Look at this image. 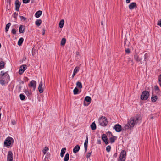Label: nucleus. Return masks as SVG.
Masks as SVG:
<instances>
[{
    "mask_svg": "<svg viewBox=\"0 0 161 161\" xmlns=\"http://www.w3.org/2000/svg\"><path fill=\"white\" fill-rule=\"evenodd\" d=\"M117 139V137L115 136H112V137H110L109 138V140L111 142V143H114L115 140Z\"/></svg>",
    "mask_w": 161,
    "mask_h": 161,
    "instance_id": "b1692460",
    "label": "nucleus"
},
{
    "mask_svg": "<svg viewBox=\"0 0 161 161\" xmlns=\"http://www.w3.org/2000/svg\"><path fill=\"white\" fill-rule=\"evenodd\" d=\"M91 98L89 96H86L85 97L84 102V105L85 106H88L91 102Z\"/></svg>",
    "mask_w": 161,
    "mask_h": 161,
    "instance_id": "0eeeda50",
    "label": "nucleus"
},
{
    "mask_svg": "<svg viewBox=\"0 0 161 161\" xmlns=\"http://www.w3.org/2000/svg\"><path fill=\"white\" fill-rule=\"evenodd\" d=\"M13 139L12 137L8 136L5 140L4 144L5 146H6L8 148H9L11 145L13 143Z\"/></svg>",
    "mask_w": 161,
    "mask_h": 161,
    "instance_id": "7ed1b4c3",
    "label": "nucleus"
},
{
    "mask_svg": "<svg viewBox=\"0 0 161 161\" xmlns=\"http://www.w3.org/2000/svg\"><path fill=\"white\" fill-rule=\"evenodd\" d=\"M42 21L41 19H37L35 22V24L37 26L39 27L42 23Z\"/></svg>",
    "mask_w": 161,
    "mask_h": 161,
    "instance_id": "a878e982",
    "label": "nucleus"
},
{
    "mask_svg": "<svg viewBox=\"0 0 161 161\" xmlns=\"http://www.w3.org/2000/svg\"><path fill=\"white\" fill-rule=\"evenodd\" d=\"M91 129L93 130H95L96 129V125L94 122L92 123L90 126Z\"/></svg>",
    "mask_w": 161,
    "mask_h": 161,
    "instance_id": "5701e85b",
    "label": "nucleus"
},
{
    "mask_svg": "<svg viewBox=\"0 0 161 161\" xmlns=\"http://www.w3.org/2000/svg\"><path fill=\"white\" fill-rule=\"evenodd\" d=\"M13 154L11 151H9L7 156V161H13Z\"/></svg>",
    "mask_w": 161,
    "mask_h": 161,
    "instance_id": "1a4fd4ad",
    "label": "nucleus"
},
{
    "mask_svg": "<svg viewBox=\"0 0 161 161\" xmlns=\"http://www.w3.org/2000/svg\"><path fill=\"white\" fill-rule=\"evenodd\" d=\"M80 149V146L78 145H77L73 149V152L74 153H76L78 152Z\"/></svg>",
    "mask_w": 161,
    "mask_h": 161,
    "instance_id": "f3484780",
    "label": "nucleus"
},
{
    "mask_svg": "<svg viewBox=\"0 0 161 161\" xmlns=\"http://www.w3.org/2000/svg\"><path fill=\"white\" fill-rule=\"evenodd\" d=\"M19 30L20 33H24L25 31V26H23V25H20L19 28Z\"/></svg>",
    "mask_w": 161,
    "mask_h": 161,
    "instance_id": "2eb2a0df",
    "label": "nucleus"
},
{
    "mask_svg": "<svg viewBox=\"0 0 161 161\" xmlns=\"http://www.w3.org/2000/svg\"><path fill=\"white\" fill-rule=\"evenodd\" d=\"M42 30H43L42 32V35H44L45 34V29H43Z\"/></svg>",
    "mask_w": 161,
    "mask_h": 161,
    "instance_id": "13d9d810",
    "label": "nucleus"
},
{
    "mask_svg": "<svg viewBox=\"0 0 161 161\" xmlns=\"http://www.w3.org/2000/svg\"><path fill=\"white\" fill-rule=\"evenodd\" d=\"M42 14V11L41 10H39L37 11L35 14L36 17L38 18Z\"/></svg>",
    "mask_w": 161,
    "mask_h": 161,
    "instance_id": "412c9836",
    "label": "nucleus"
},
{
    "mask_svg": "<svg viewBox=\"0 0 161 161\" xmlns=\"http://www.w3.org/2000/svg\"><path fill=\"white\" fill-rule=\"evenodd\" d=\"M24 81H21L19 82V84L18 86H17V87H18V90L19 91H21V88H22V86H21V83L22 84H24Z\"/></svg>",
    "mask_w": 161,
    "mask_h": 161,
    "instance_id": "c756f323",
    "label": "nucleus"
},
{
    "mask_svg": "<svg viewBox=\"0 0 161 161\" xmlns=\"http://www.w3.org/2000/svg\"><path fill=\"white\" fill-rule=\"evenodd\" d=\"M11 25V24L10 23H8L7 24H6V26L5 28V32H7L10 26Z\"/></svg>",
    "mask_w": 161,
    "mask_h": 161,
    "instance_id": "2f4dec72",
    "label": "nucleus"
},
{
    "mask_svg": "<svg viewBox=\"0 0 161 161\" xmlns=\"http://www.w3.org/2000/svg\"><path fill=\"white\" fill-rule=\"evenodd\" d=\"M127 63L128 64H131L132 65H133L134 64L133 59L131 58L130 57L128 58Z\"/></svg>",
    "mask_w": 161,
    "mask_h": 161,
    "instance_id": "aec40b11",
    "label": "nucleus"
},
{
    "mask_svg": "<svg viewBox=\"0 0 161 161\" xmlns=\"http://www.w3.org/2000/svg\"><path fill=\"white\" fill-rule=\"evenodd\" d=\"M12 123L13 125H14V124H15V123H16V122H15V121L14 120H13V121H12Z\"/></svg>",
    "mask_w": 161,
    "mask_h": 161,
    "instance_id": "bf43d9fd",
    "label": "nucleus"
},
{
    "mask_svg": "<svg viewBox=\"0 0 161 161\" xmlns=\"http://www.w3.org/2000/svg\"><path fill=\"white\" fill-rule=\"evenodd\" d=\"M66 148H63L61 150V152L60 153V156L61 157H63L64 154H65L66 151Z\"/></svg>",
    "mask_w": 161,
    "mask_h": 161,
    "instance_id": "393cba45",
    "label": "nucleus"
},
{
    "mask_svg": "<svg viewBox=\"0 0 161 161\" xmlns=\"http://www.w3.org/2000/svg\"><path fill=\"white\" fill-rule=\"evenodd\" d=\"M6 63L3 61H1L0 62V70L2 69L5 68Z\"/></svg>",
    "mask_w": 161,
    "mask_h": 161,
    "instance_id": "a211bd4d",
    "label": "nucleus"
},
{
    "mask_svg": "<svg viewBox=\"0 0 161 161\" xmlns=\"http://www.w3.org/2000/svg\"><path fill=\"white\" fill-rule=\"evenodd\" d=\"M111 149V147L110 145L108 146L106 148V151L108 152H109L110 151Z\"/></svg>",
    "mask_w": 161,
    "mask_h": 161,
    "instance_id": "ea45409f",
    "label": "nucleus"
},
{
    "mask_svg": "<svg viewBox=\"0 0 161 161\" xmlns=\"http://www.w3.org/2000/svg\"><path fill=\"white\" fill-rule=\"evenodd\" d=\"M88 137L87 136H86V137L85 142L84 144V146H88Z\"/></svg>",
    "mask_w": 161,
    "mask_h": 161,
    "instance_id": "4c0bfd02",
    "label": "nucleus"
},
{
    "mask_svg": "<svg viewBox=\"0 0 161 161\" xmlns=\"http://www.w3.org/2000/svg\"><path fill=\"white\" fill-rule=\"evenodd\" d=\"M69 154L67 153L64 157V161H68L69 159Z\"/></svg>",
    "mask_w": 161,
    "mask_h": 161,
    "instance_id": "7c9ffc66",
    "label": "nucleus"
},
{
    "mask_svg": "<svg viewBox=\"0 0 161 161\" xmlns=\"http://www.w3.org/2000/svg\"><path fill=\"white\" fill-rule=\"evenodd\" d=\"M152 96L151 98V101L152 102H155L157 100L158 97L157 96L153 94V92H152Z\"/></svg>",
    "mask_w": 161,
    "mask_h": 161,
    "instance_id": "dca6fc26",
    "label": "nucleus"
},
{
    "mask_svg": "<svg viewBox=\"0 0 161 161\" xmlns=\"http://www.w3.org/2000/svg\"><path fill=\"white\" fill-rule=\"evenodd\" d=\"M92 151H91L90 152H88V153H87V154L86 155V158H89L90 157V156H91V153H92Z\"/></svg>",
    "mask_w": 161,
    "mask_h": 161,
    "instance_id": "8fccbe9b",
    "label": "nucleus"
},
{
    "mask_svg": "<svg viewBox=\"0 0 161 161\" xmlns=\"http://www.w3.org/2000/svg\"><path fill=\"white\" fill-rule=\"evenodd\" d=\"M117 156V153H115L113 155V157L115 158H116Z\"/></svg>",
    "mask_w": 161,
    "mask_h": 161,
    "instance_id": "4d7b16f0",
    "label": "nucleus"
},
{
    "mask_svg": "<svg viewBox=\"0 0 161 161\" xmlns=\"http://www.w3.org/2000/svg\"><path fill=\"white\" fill-rule=\"evenodd\" d=\"M85 148V152L86 153L87 152V146H84Z\"/></svg>",
    "mask_w": 161,
    "mask_h": 161,
    "instance_id": "5fc2aeb1",
    "label": "nucleus"
},
{
    "mask_svg": "<svg viewBox=\"0 0 161 161\" xmlns=\"http://www.w3.org/2000/svg\"><path fill=\"white\" fill-rule=\"evenodd\" d=\"M150 94L147 91H143L141 96V99L142 100H146L149 97Z\"/></svg>",
    "mask_w": 161,
    "mask_h": 161,
    "instance_id": "39448f33",
    "label": "nucleus"
},
{
    "mask_svg": "<svg viewBox=\"0 0 161 161\" xmlns=\"http://www.w3.org/2000/svg\"><path fill=\"white\" fill-rule=\"evenodd\" d=\"M147 90H149V87H148Z\"/></svg>",
    "mask_w": 161,
    "mask_h": 161,
    "instance_id": "338daca9",
    "label": "nucleus"
},
{
    "mask_svg": "<svg viewBox=\"0 0 161 161\" xmlns=\"http://www.w3.org/2000/svg\"><path fill=\"white\" fill-rule=\"evenodd\" d=\"M1 47V44L0 43V48Z\"/></svg>",
    "mask_w": 161,
    "mask_h": 161,
    "instance_id": "69168bd1",
    "label": "nucleus"
},
{
    "mask_svg": "<svg viewBox=\"0 0 161 161\" xmlns=\"http://www.w3.org/2000/svg\"><path fill=\"white\" fill-rule=\"evenodd\" d=\"M79 67H76L75 68V69L74 70V71H73V73L72 75V78H73L74 77V76H75V75L78 72V71L79 70Z\"/></svg>",
    "mask_w": 161,
    "mask_h": 161,
    "instance_id": "6ab92c4d",
    "label": "nucleus"
},
{
    "mask_svg": "<svg viewBox=\"0 0 161 161\" xmlns=\"http://www.w3.org/2000/svg\"><path fill=\"white\" fill-rule=\"evenodd\" d=\"M158 80L160 86L161 87V74L158 76Z\"/></svg>",
    "mask_w": 161,
    "mask_h": 161,
    "instance_id": "79ce46f5",
    "label": "nucleus"
},
{
    "mask_svg": "<svg viewBox=\"0 0 161 161\" xmlns=\"http://www.w3.org/2000/svg\"><path fill=\"white\" fill-rule=\"evenodd\" d=\"M148 57V54L147 53H146L144 55V61L146 62L147 63V60Z\"/></svg>",
    "mask_w": 161,
    "mask_h": 161,
    "instance_id": "e433bc0d",
    "label": "nucleus"
},
{
    "mask_svg": "<svg viewBox=\"0 0 161 161\" xmlns=\"http://www.w3.org/2000/svg\"><path fill=\"white\" fill-rule=\"evenodd\" d=\"M19 17L21 19V21L23 20V21H25V20H26L27 19L25 17H24L23 16L20 15Z\"/></svg>",
    "mask_w": 161,
    "mask_h": 161,
    "instance_id": "c03bdc74",
    "label": "nucleus"
},
{
    "mask_svg": "<svg viewBox=\"0 0 161 161\" xmlns=\"http://www.w3.org/2000/svg\"><path fill=\"white\" fill-rule=\"evenodd\" d=\"M107 134L109 136H113L111 132L110 131H108L107 132Z\"/></svg>",
    "mask_w": 161,
    "mask_h": 161,
    "instance_id": "3c124183",
    "label": "nucleus"
},
{
    "mask_svg": "<svg viewBox=\"0 0 161 161\" xmlns=\"http://www.w3.org/2000/svg\"><path fill=\"white\" fill-rule=\"evenodd\" d=\"M11 0H8V3L9 5H11Z\"/></svg>",
    "mask_w": 161,
    "mask_h": 161,
    "instance_id": "e2e57ef3",
    "label": "nucleus"
},
{
    "mask_svg": "<svg viewBox=\"0 0 161 161\" xmlns=\"http://www.w3.org/2000/svg\"><path fill=\"white\" fill-rule=\"evenodd\" d=\"M134 59L137 62H140L141 64H142V62L141 61L142 58H139L138 56V54L137 53L135 52V54L134 55Z\"/></svg>",
    "mask_w": 161,
    "mask_h": 161,
    "instance_id": "ddd939ff",
    "label": "nucleus"
},
{
    "mask_svg": "<svg viewBox=\"0 0 161 161\" xmlns=\"http://www.w3.org/2000/svg\"><path fill=\"white\" fill-rule=\"evenodd\" d=\"M138 120L139 118L137 117H132L128 121L127 124L125 125L124 129V128L122 129L121 126L119 124H116L113 127V128L118 132H120L122 130L125 131L128 129L131 130L134 125L137 124Z\"/></svg>",
    "mask_w": 161,
    "mask_h": 161,
    "instance_id": "f257e3e1",
    "label": "nucleus"
},
{
    "mask_svg": "<svg viewBox=\"0 0 161 161\" xmlns=\"http://www.w3.org/2000/svg\"><path fill=\"white\" fill-rule=\"evenodd\" d=\"M0 74V83L2 85H4L7 83L10 80L9 75L8 74V72H4L1 71Z\"/></svg>",
    "mask_w": 161,
    "mask_h": 161,
    "instance_id": "f03ea898",
    "label": "nucleus"
},
{
    "mask_svg": "<svg viewBox=\"0 0 161 161\" xmlns=\"http://www.w3.org/2000/svg\"><path fill=\"white\" fill-rule=\"evenodd\" d=\"M19 97L20 99L22 101L24 100L25 99V96L23 94H20L19 95Z\"/></svg>",
    "mask_w": 161,
    "mask_h": 161,
    "instance_id": "c9c22d12",
    "label": "nucleus"
},
{
    "mask_svg": "<svg viewBox=\"0 0 161 161\" xmlns=\"http://www.w3.org/2000/svg\"><path fill=\"white\" fill-rule=\"evenodd\" d=\"M153 119V116H151L150 118V119Z\"/></svg>",
    "mask_w": 161,
    "mask_h": 161,
    "instance_id": "0e129e2a",
    "label": "nucleus"
},
{
    "mask_svg": "<svg viewBox=\"0 0 161 161\" xmlns=\"http://www.w3.org/2000/svg\"><path fill=\"white\" fill-rule=\"evenodd\" d=\"M97 143L99 144H101V142L100 139H97Z\"/></svg>",
    "mask_w": 161,
    "mask_h": 161,
    "instance_id": "864d4df0",
    "label": "nucleus"
},
{
    "mask_svg": "<svg viewBox=\"0 0 161 161\" xmlns=\"http://www.w3.org/2000/svg\"><path fill=\"white\" fill-rule=\"evenodd\" d=\"M64 19H62L60 21L59 25L60 28H62L64 26Z\"/></svg>",
    "mask_w": 161,
    "mask_h": 161,
    "instance_id": "bb28decb",
    "label": "nucleus"
},
{
    "mask_svg": "<svg viewBox=\"0 0 161 161\" xmlns=\"http://www.w3.org/2000/svg\"><path fill=\"white\" fill-rule=\"evenodd\" d=\"M15 9L16 11H18L21 5V3L19 0H16L15 2Z\"/></svg>",
    "mask_w": 161,
    "mask_h": 161,
    "instance_id": "9b49d317",
    "label": "nucleus"
},
{
    "mask_svg": "<svg viewBox=\"0 0 161 161\" xmlns=\"http://www.w3.org/2000/svg\"><path fill=\"white\" fill-rule=\"evenodd\" d=\"M22 1L24 3L26 4L29 3L30 2V0H22Z\"/></svg>",
    "mask_w": 161,
    "mask_h": 161,
    "instance_id": "09e8293b",
    "label": "nucleus"
},
{
    "mask_svg": "<svg viewBox=\"0 0 161 161\" xmlns=\"http://www.w3.org/2000/svg\"><path fill=\"white\" fill-rule=\"evenodd\" d=\"M66 42V39L65 38H63L61 41V45L64 46L65 45Z\"/></svg>",
    "mask_w": 161,
    "mask_h": 161,
    "instance_id": "c85d7f7f",
    "label": "nucleus"
},
{
    "mask_svg": "<svg viewBox=\"0 0 161 161\" xmlns=\"http://www.w3.org/2000/svg\"><path fill=\"white\" fill-rule=\"evenodd\" d=\"M26 66V65L25 64L23 65L22 66H21L20 67V68H21V69H22L23 70H24V71L25 70H26V69L27 68Z\"/></svg>",
    "mask_w": 161,
    "mask_h": 161,
    "instance_id": "a19ab883",
    "label": "nucleus"
},
{
    "mask_svg": "<svg viewBox=\"0 0 161 161\" xmlns=\"http://www.w3.org/2000/svg\"><path fill=\"white\" fill-rule=\"evenodd\" d=\"M38 89L40 93H42L43 92V89L42 88V82L41 81L39 84Z\"/></svg>",
    "mask_w": 161,
    "mask_h": 161,
    "instance_id": "4468645a",
    "label": "nucleus"
},
{
    "mask_svg": "<svg viewBox=\"0 0 161 161\" xmlns=\"http://www.w3.org/2000/svg\"><path fill=\"white\" fill-rule=\"evenodd\" d=\"M157 25L161 27V19L158 21L157 23Z\"/></svg>",
    "mask_w": 161,
    "mask_h": 161,
    "instance_id": "603ef678",
    "label": "nucleus"
},
{
    "mask_svg": "<svg viewBox=\"0 0 161 161\" xmlns=\"http://www.w3.org/2000/svg\"><path fill=\"white\" fill-rule=\"evenodd\" d=\"M24 92L27 95V96H28L30 95L31 93V91L30 92L29 91L26 89H24Z\"/></svg>",
    "mask_w": 161,
    "mask_h": 161,
    "instance_id": "72a5a7b5",
    "label": "nucleus"
},
{
    "mask_svg": "<svg viewBox=\"0 0 161 161\" xmlns=\"http://www.w3.org/2000/svg\"><path fill=\"white\" fill-rule=\"evenodd\" d=\"M12 33L14 35H15L16 33V31L14 28H13L11 30Z\"/></svg>",
    "mask_w": 161,
    "mask_h": 161,
    "instance_id": "a18cd8bd",
    "label": "nucleus"
},
{
    "mask_svg": "<svg viewBox=\"0 0 161 161\" xmlns=\"http://www.w3.org/2000/svg\"><path fill=\"white\" fill-rule=\"evenodd\" d=\"M137 7V5L136 3H131L129 5V8L130 10H132Z\"/></svg>",
    "mask_w": 161,
    "mask_h": 161,
    "instance_id": "f8f14e48",
    "label": "nucleus"
},
{
    "mask_svg": "<svg viewBox=\"0 0 161 161\" xmlns=\"http://www.w3.org/2000/svg\"><path fill=\"white\" fill-rule=\"evenodd\" d=\"M79 89L77 87H75L73 90V93L74 95H76L78 94Z\"/></svg>",
    "mask_w": 161,
    "mask_h": 161,
    "instance_id": "f704fd0d",
    "label": "nucleus"
},
{
    "mask_svg": "<svg viewBox=\"0 0 161 161\" xmlns=\"http://www.w3.org/2000/svg\"><path fill=\"white\" fill-rule=\"evenodd\" d=\"M76 84L77 86L79 88L81 89L82 88V83L78 81L77 82Z\"/></svg>",
    "mask_w": 161,
    "mask_h": 161,
    "instance_id": "473e14b6",
    "label": "nucleus"
},
{
    "mask_svg": "<svg viewBox=\"0 0 161 161\" xmlns=\"http://www.w3.org/2000/svg\"><path fill=\"white\" fill-rule=\"evenodd\" d=\"M102 139L106 145H107L109 141L107 138V136L105 134H103L102 135Z\"/></svg>",
    "mask_w": 161,
    "mask_h": 161,
    "instance_id": "9d476101",
    "label": "nucleus"
},
{
    "mask_svg": "<svg viewBox=\"0 0 161 161\" xmlns=\"http://www.w3.org/2000/svg\"><path fill=\"white\" fill-rule=\"evenodd\" d=\"M130 0H126V2L127 3H130Z\"/></svg>",
    "mask_w": 161,
    "mask_h": 161,
    "instance_id": "052dcab7",
    "label": "nucleus"
},
{
    "mask_svg": "<svg viewBox=\"0 0 161 161\" xmlns=\"http://www.w3.org/2000/svg\"><path fill=\"white\" fill-rule=\"evenodd\" d=\"M36 82L34 80H32L28 84V86L30 87L33 88V90H35L36 89Z\"/></svg>",
    "mask_w": 161,
    "mask_h": 161,
    "instance_id": "6e6552de",
    "label": "nucleus"
},
{
    "mask_svg": "<svg viewBox=\"0 0 161 161\" xmlns=\"http://www.w3.org/2000/svg\"><path fill=\"white\" fill-rule=\"evenodd\" d=\"M18 15V14L16 13V12H14L13 15V17L15 19V20H17V17Z\"/></svg>",
    "mask_w": 161,
    "mask_h": 161,
    "instance_id": "37998d69",
    "label": "nucleus"
},
{
    "mask_svg": "<svg viewBox=\"0 0 161 161\" xmlns=\"http://www.w3.org/2000/svg\"><path fill=\"white\" fill-rule=\"evenodd\" d=\"M125 52L127 54H129L130 53V51L129 48L125 49Z\"/></svg>",
    "mask_w": 161,
    "mask_h": 161,
    "instance_id": "de8ad7c7",
    "label": "nucleus"
},
{
    "mask_svg": "<svg viewBox=\"0 0 161 161\" xmlns=\"http://www.w3.org/2000/svg\"><path fill=\"white\" fill-rule=\"evenodd\" d=\"M49 149L48 147H45L44 148L42 152L44 154H45L47 152V151Z\"/></svg>",
    "mask_w": 161,
    "mask_h": 161,
    "instance_id": "58836bf2",
    "label": "nucleus"
},
{
    "mask_svg": "<svg viewBox=\"0 0 161 161\" xmlns=\"http://www.w3.org/2000/svg\"><path fill=\"white\" fill-rule=\"evenodd\" d=\"M126 152L124 150H122L120 153L118 161H125V159Z\"/></svg>",
    "mask_w": 161,
    "mask_h": 161,
    "instance_id": "423d86ee",
    "label": "nucleus"
},
{
    "mask_svg": "<svg viewBox=\"0 0 161 161\" xmlns=\"http://www.w3.org/2000/svg\"><path fill=\"white\" fill-rule=\"evenodd\" d=\"M99 123L100 125L104 127L107 126L108 122L105 117H101L99 119Z\"/></svg>",
    "mask_w": 161,
    "mask_h": 161,
    "instance_id": "20e7f679",
    "label": "nucleus"
},
{
    "mask_svg": "<svg viewBox=\"0 0 161 161\" xmlns=\"http://www.w3.org/2000/svg\"><path fill=\"white\" fill-rule=\"evenodd\" d=\"M103 21H101V25H102L103 27V29L104 27H103Z\"/></svg>",
    "mask_w": 161,
    "mask_h": 161,
    "instance_id": "680f3d73",
    "label": "nucleus"
},
{
    "mask_svg": "<svg viewBox=\"0 0 161 161\" xmlns=\"http://www.w3.org/2000/svg\"><path fill=\"white\" fill-rule=\"evenodd\" d=\"M125 41H124V44L125 46V45L126 44V41L127 40V39L126 38V37H125Z\"/></svg>",
    "mask_w": 161,
    "mask_h": 161,
    "instance_id": "6e6d98bb",
    "label": "nucleus"
},
{
    "mask_svg": "<svg viewBox=\"0 0 161 161\" xmlns=\"http://www.w3.org/2000/svg\"><path fill=\"white\" fill-rule=\"evenodd\" d=\"M24 41V39L22 37L20 38L18 42V44L19 46H21L23 42Z\"/></svg>",
    "mask_w": 161,
    "mask_h": 161,
    "instance_id": "cd10ccee",
    "label": "nucleus"
},
{
    "mask_svg": "<svg viewBox=\"0 0 161 161\" xmlns=\"http://www.w3.org/2000/svg\"><path fill=\"white\" fill-rule=\"evenodd\" d=\"M154 89L155 91H157V94L158 95H159L161 93V91H160V90L158 87V86H157L156 85L154 86Z\"/></svg>",
    "mask_w": 161,
    "mask_h": 161,
    "instance_id": "4be33fe9",
    "label": "nucleus"
},
{
    "mask_svg": "<svg viewBox=\"0 0 161 161\" xmlns=\"http://www.w3.org/2000/svg\"><path fill=\"white\" fill-rule=\"evenodd\" d=\"M24 71V70H23L22 69H21V68H20V69H19V73L20 75H21V74H22L23 73Z\"/></svg>",
    "mask_w": 161,
    "mask_h": 161,
    "instance_id": "49530a36",
    "label": "nucleus"
}]
</instances>
